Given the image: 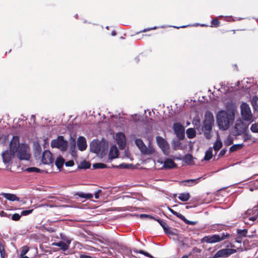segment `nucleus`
<instances>
[{
  "instance_id": "nucleus-12",
  "label": "nucleus",
  "mask_w": 258,
  "mask_h": 258,
  "mask_svg": "<svg viewBox=\"0 0 258 258\" xmlns=\"http://www.w3.org/2000/svg\"><path fill=\"white\" fill-rule=\"evenodd\" d=\"M236 252L232 248H224L218 250L214 255V257H226Z\"/></svg>"
},
{
  "instance_id": "nucleus-17",
  "label": "nucleus",
  "mask_w": 258,
  "mask_h": 258,
  "mask_svg": "<svg viewBox=\"0 0 258 258\" xmlns=\"http://www.w3.org/2000/svg\"><path fill=\"white\" fill-rule=\"evenodd\" d=\"M135 144L138 147L141 152L143 153L146 154L147 153L148 149L142 140L141 139H137L135 140Z\"/></svg>"
},
{
  "instance_id": "nucleus-18",
  "label": "nucleus",
  "mask_w": 258,
  "mask_h": 258,
  "mask_svg": "<svg viewBox=\"0 0 258 258\" xmlns=\"http://www.w3.org/2000/svg\"><path fill=\"white\" fill-rule=\"evenodd\" d=\"M118 151L116 146H113L110 148L108 157L109 159H113L118 157Z\"/></svg>"
},
{
  "instance_id": "nucleus-33",
  "label": "nucleus",
  "mask_w": 258,
  "mask_h": 258,
  "mask_svg": "<svg viewBox=\"0 0 258 258\" xmlns=\"http://www.w3.org/2000/svg\"><path fill=\"white\" fill-rule=\"evenodd\" d=\"M237 233L238 235H240L241 236V238L242 239L243 237L246 236V234L247 233V230L245 229H238L237 230Z\"/></svg>"
},
{
  "instance_id": "nucleus-40",
  "label": "nucleus",
  "mask_w": 258,
  "mask_h": 258,
  "mask_svg": "<svg viewBox=\"0 0 258 258\" xmlns=\"http://www.w3.org/2000/svg\"><path fill=\"white\" fill-rule=\"evenodd\" d=\"M21 216V214L15 213L12 215V219L14 221H18L20 219Z\"/></svg>"
},
{
  "instance_id": "nucleus-8",
  "label": "nucleus",
  "mask_w": 258,
  "mask_h": 258,
  "mask_svg": "<svg viewBox=\"0 0 258 258\" xmlns=\"http://www.w3.org/2000/svg\"><path fill=\"white\" fill-rule=\"evenodd\" d=\"M17 156L20 160H28L29 159L30 155L28 153V147L25 144H19L17 146Z\"/></svg>"
},
{
  "instance_id": "nucleus-42",
  "label": "nucleus",
  "mask_w": 258,
  "mask_h": 258,
  "mask_svg": "<svg viewBox=\"0 0 258 258\" xmlns=\"http://www.w3.org/2000/svg\"><path fill=\"white\" fill-rule=\"evenodd\" d=\"M33 210H32V209L23 210L21 212V214L22 216H27V215L31 214Z\"/></svg>"
},
{
  "instance_id": "nucleus-43",
  "label": "nucleus",
  "mask_w": 258,
  "mask_h": 258,
  "mask_svg": "<svg viewBox=\"0 0 258 258\" xmlns=\"http://www.w3.org/2000/svg\"><path fill=\"white\" fill-rule=\"evenodd\" d=\"M168 209H169V211L171 213H172L174 215L176 216L177 217H178L180 219V216L182 215L181 214H179V213L174 211L173 210H172V209H171L170 208H168Z\"/></svg>"
},
{
  "instance_id": "nucleus-56",
  "label": "nucleus",
  "mask_w": 258,
  "mask_h": 258,
  "mask_svg": "<svg viewBox=\"0 0 258 258\" xmlns=\"http://www.w3.org/2000/svg\"><path fill=\"white\" fill-rule=\"evenodd\" d=\"M20 258H29V257L27 256H25V255H24V256H21V255H20Z\"/></svg>"
},
{
  "instance_id": "nucleus-49",
  "label": "nucleus",
  "mask_w": 258,
  "mask_h": 258,
  "mask_svg": "<svg viewBox=\"0 0 258 258\" xmlns=\"http://www.w3.org/2000/svg\"><path fill=\"white\" fill-rule=\"evenodd\" d=\"M257 218H258V213H257L256 215H255L254 216H252V217H249V220H251V221H254L256 219H257Z\"/></svg>"
},
{
  "instance_id": "nucleus-10",
  "label": "nucleus",
  "mask_w": 258,
  "mask_h": 258,
  "mask_svg": "<svg viewBox=\"0 0 258 258\" xmlns=\"http://www.w3.org/2000/svg\"><path fill=\"white\" fill-rule=\"evenodd\" d=\"M140 217L141 218H148L152 219H154V220H156L160 224V225L162 227V228H163L165 233H170L172 235H174V233L171 232L170 230L169 227H168V225L165 222L162 221V220H160L159 219H156L155 218H154L153 217H152V216L149 215H147V214H140Z\"/></svg>"
},
{
  "instance_id": "nucleus-46",
  "label": "nucleus",
  "mask_w": 258,
  "mask_h": 258,
  "mask_svg": "<svg viewBox=\"0 0 258 258\" xmlns=\"http://www.w3.org/2000/svg\"><path fill=\"white\" fill-rule=\"evenodd\" d=\"M212 23L213 25H214L215 26H218V25H219V21L218 20V19H215L214 20H213L212 21Z\"/></svg>"
},
{
  "instance_id": "nucleus-24",
  "label": "nucleus",
  "mask_w": 258,
  "mask_h": 258,
  "mask_svg": "<svg viewBox=\"0 0 258 258\" xmlns=\"http://www.w3.org/2000/svg\"><path fill=\"white\" fill-rule=\"evenodd\" d=\"M75 195L79 196L81 198H84L86 199H90L93 198V195L91 194H85L83 192H78L75 194Z\"/></svg>"
},
{
  "instance_id": "nucleus-38",
  "label": "nucleus",
  "mask_w": 258,
  "mask_h": 258,
  "mask_svg": "<svg viewBox=\"0 0 258 258\" xmlns=\"http://www.w3.org/2000/svg\"><path fill=\"white\" fill-rule=\"evenodd\" d=\"M0 253L2 258H5V249L4 245L0 244Z\"/></svg>"
},
{
  "instance_id": "nucleus-48",
  "label": "nucleus",
  "mask_w": 258,
  "mask_h": 258,
  "mask_svg": "<svg viewBox=\"0 0 258 258\" xmlns=\"http://www.w3.org/2000/svg\"><path fill=\"white\" fill-rule=\"evenodd\" d=\"M80 258H92L90 255H86L85 254H81L80 255Z\"/></svg>"
},
{
  "instance_id": "nucleus-23",
  "label": "nucleus",
  "mask_w": 258,
  "mask_h": 258,
  "mask_svg": "<svg viewBox=\"0 0 258 258\" xmlns=\"http://www.w3.org/2000/svg\"><path fill=\"white\" fill-rule=\"evenodd\" d=\"M222 146V143L221 140H220V138L218 137L217 138L216 142L214 144L213 149L216 152H217L220 149Z\"/></svg>"
},
{
  "instance_id": "nucleus-6",
  "label": "nucleus",
  "mask_w": 258,
  "mask_h": 258,
  "mask_svg": "<svg viewBox=\"0 0 258 258\" xmlns=\"http://www.w3.org/2000/svg\"><path fill=\"white\" fill-rule=\"evenodd\" d=\"M240 112L243 120L252 122V114L249 106L246 103H243L240 105Z\"/></svg>"
},
{
  "instance_id": "nucleus-39",
  "label": "nucleus",
  "mask_w": 258,
  "mask_h": 258,
  "mask_svg": "<svg viewBox=\"0 0 258 258\" xmlns=\"http://www.w3.org/2000/svg\"><path fill=\"white\" fill-rule=\"evenodd\" d=\"M243 134V137H244V141L250 140L251 139V135L249 134H248L247 132V131H246Z\"/></svg>"
},
{
  "instance_id": "nucleus-13",
  "label": "nucleus",
  "mask_w": 258,
  "mask_h": 258,
  "mask_svg": "<svg viewBox=\"0 0 258 258\" xmlns=\"http://www.w3.org/2000/svg\"><path fill=\"white\" fill-rule=\"evenodd\" d=\"M116 143L118 144L120 149L122 150L124 148L126 144L125 138L124 134L122 133H118L115 135Z\"/></svg>"
},
{
  "instance_id": "nucleus-47",
  "label": "nucleus",
  "mask_w": 258,
  "mask_h": 258,
  "mask_svg": "<svg viewBox=\"0 0 258 258\" xmlns=\"http://www.w3.org/2000/svg\"><path fill=\"white\" fill-rule=\"evenodd\" d=\"M101 192V190L99 189L97 190L94 194L95 198L98 199L99 197V194Z\"/></svg>"
},
{
  "instance_id": "nucleus-36",
  "label": "nucleus",
  "mask_w": 258,
  "mask_h": 258,
  "mask_svg": "<svg viewBox=\"0 0 258 258\" xmlns=\"http://www.w3.org/2000/svg\"><path fill=\"white\" fill-rule=\"evenodd\" d=\"M250 130L254 133H258V122L252 124L250 127Z\"/></svg>"
},
{
  "instance_id": "nucleus-2",
  "label": "nucleus",
  "mask_w": 258,
  "mask_h": 258,
  "mask_svg": "<svg viewBox=\"0 0 258 258\" xmlns=\"http://www.w3.org/2000/svg\"><path fill=\"white\" fill-rule=\"evenodd\" d=\"M214 122V116L210 111H206L204 116V120L202 127V131L205 138L210 139L211 138V132Z\"/></svg>"
},
{
  "instance_id": "nucleus-15",
  "label": "nucleus",
  "mask_w": 258,
  "mask_h": 258,
  "mask_svg": "<svg viewBox=\"0 0 258 258\" xmlns=\"http://www.w3.org/2000/svg\"><path fill=\"white\" fill-rule=\"evenodd\" d=\"M156 141L159 147L164 153L169 149V146L165 140L161 137H157Z\"/></svg>"
},
{
  "instance_id": "nucleus-59",
  "label": "nucleus",
  "mask_w": 258,
  "mask_h": 258,
  "mask_svg": "<svg viewBox=\"0 0 258 258\" xmlns=\"http://www.w3.org/2000/svg\"><path fill=\"white\" fill-rule=\"evenodd\" d=\"M181 258H188V256L186 255H184Z\"/></svg>"
},
{
  "instance_id": "nucleus-55",
  "label": "nucleus",
  "mask_w": 258,
  "mask_h": 258,
  "mask_svg": "<svg viewBox=\"0 0 258 258\" xmlns=\"http://www.w3.org/2000/svg\"><path fill=\"white\" fill-rule=\"evenodd\" d=\"M116 33L115 31H112V32H111L112 36H115V35H116Z\"/></svg>"
},
{
  "instance_id": "nucleus-44",
  "label": "nucleus",
  "mask_w": 258,
  "mask_h": 258,
  "mask_svg": "<svg viewBox=\"0 0 258 258\" xmlns=\"http://www.w3.org/2000/svg\"><path fill=\"white\" fill-rule=\"evenodd\" d=\"M65 165L68 167H71L74 165V162L73 160H70L65 163Z\"/></svg>"
},
{
  "instance_id": "nucleus-53",
  "label": "nucleus",
  "mask_w": 258,
  "mask_h": 258,
  "mask_svg": "<svg viewBox=\"0 0 258 258\" xmlns=\"http://www.w3.org/2000/svg\"><path fill=\"white\" fill-rule=\"evenodd\" d=\"M144 255L149 257H152V256L151 255H150L149 253L146 251H145L144 252Z\"/></svg>"
},
{
  "instance_id": "nucleus-7",
  "label": "nucleus",
  "mask_w": 258,
  "mask_h": 258,
  "mask_svg": "<svg viewBox=\"0 0 258 258\" xmlns=\"http://www.w3.org/2000/svg\"><path fill=\"white\" fill-rule=\"evenodd\" d=\"M248 125L244 123L241 119L237 120L234 126V134L235 136L242 135L247 131Z\"/></svg>"
},
{
  "instance_id": "nucleus-9",
  "label": "nucleus",
  "mask_w": 258,
  "mask_h": 258,
  "mask_svg": "<svg viewBox=\"0 0 258 258\" xmlns=\"http://www.w3.org/2000/svg\"><path fill=\"white\" fill-rule=\"evenodd\" d=\"M68 143L64 140L63 137L61 136L57 137L56 139L51 141V146L52 148H57L64 150L67 149Z\"/></svg>"
},
{
  "instance_id": "nucleus-34",
  "label": "nucleus",
  "mask_w": 258,
  "mask_h": 258,
  "mask_svg": "<svg viewBox=\"0 0 258 258\" xmlns=\"http://www.w3.org/2000/svg\"><path fill=\"white\" fill-rule=\"evenodd\" d=\"M80 168L88 169L90 167V164L86 161L82 162L79 166Z\"/></svg>"
},
{
  "instance_id": "nucleus-35",
  "label": "nucleus",
  "mask_w": 258,
  "mask_h": 258,
  "mask_svg": "<svg viewBox=\"0 0 258 258\" xmlns=\"http://www.w3.org/2000/svg\"><path fill=\"white\" fill-rule=\"evenodd\" d=\"M93 167L95 169H103L107 167L106 165L103 163H98L93 164Z\"/></svg>"
},
{
  "instance_id": "nucleus-21",
  "label": "nucleus",
  "mask_w": 258,
  "mask_h": 258,
  "mask_svg": "<svg viewBox=\"0 0 258 258\" xmlns=\"http://www.w3.org/2000/svg\"><path fill=\"white\" fill-rule=\"evenodd\" d=\"M190 197V194L188 192L181 193L179 195L178 199L183 202L187 201Z\"/></svg>"
},
{
  "instance_id": "nucleus-20",
  "label": "nucleus",
  "mask_w": 258,
  "mask_h": 258,
  "mask_svg": "<svg viewBox=\"0 0 258 258\" xmlns=\"http://www.w3.org/2000/svg\"><path fill=\"white\" fill-rule=\"evenodd\" d=\"M176 166L174 161L170 159H167L164 162L163 167L165 169H170Z\"/></svg>"
},
{
  "instance_id": "nucleus-58",
  "label": "nucleus",
  "mask_w": 258,
  "mask_h": 258,
  "mask_svg": "<svg viewBox=\"0 0 258 258\" xmlns=\"http://www.w3.org/2000/svg\"><path fill=\"white\" fill-rule=\"evenodd\" d=\"M31 118L33 119L34 120H35V117L34 115H32L31 116Z\"/></svg>"
},
{
  "instance_id": "nucleus-62",
  "label": "nucleus",
  "mask_w": 258,
  "mask_h": 258,
  "mask_svg": "<svg viewBox=\"0 0 258 258\" xmlns=\"http://www.w3.org/2000/svg\"><path fill=\"white\" fill-rule=\"evenodd\" d=\"M70 242H71L70 241H68V244H70Z\"/></svg>"
},
{
  "instance_id": "nucleus-57",
  "label": "nucleus",
  "mask_w": 258,
  "mask_h": 258,
  "mask_svg": "<svg viewBox=\"0 0 258 258\" xmlns=\"http://www.w3.org/2000/svg\"><path fill=\"white\" fill-rule=\"evenodd\" d=\"M139 252L140 253H141V254H144V252H145V251H143V250H140L139 251Z\"/></svg>"
},
{
  "instance_id": "nucleus-5",
  "label": "nucleus",
  "mask_w": 258,
  "mask_h": 258,
  "mask_svg": "<svg viewBox=\"0 0 258 258\" xmlns=\"http://www.w3.org/2000/svg\"><path fill=\"white\" fill-rule=\"evenodd\" d=\"M230 236V234L227 233H222L219 234L206 236L201 239V242L208 243H214L229 238Z\"/></svg>"
},
{
  "instance_id": "nucleus-19",
  "label": "nucleus",
  "mask_w": 258,
  "mask_h": 258,
  "mask_svg": "<svg viewBox=\"0 0 258 258\" xmlns=\"http://www.w3.org/2000/svg\"><path fill=\"white\" fill-rule=\"evenodd\" d=\"M3 197L10 201H19L20 199L16 195L11 194L2 193L1 194Z\"/></svg>"
},
{
  "instance_id": "nucleus-26",
  "label": "nucleus",
  "mask_w": 258,
  "mask_h": 258,
  "mask_svg": "<svg viewBox=\"0 0 258 258\" xmlns=\"http://www.w3.org/2000/svg\"><path fill=\"white\" fill-rule=\"evenodd\" d=\"M183 160L186 164H191L192 162L193 157L191 154H187L184 156Z\"/></svg>"
},
{
  "instance_id": "nucleus-60",
  "label": "nucleus",
  "mask_w": 258,
  "mask_h": 258,
  "mask_svg": "<svg viewBox=\"0 0 258 258\" xmlns=\"http://www.w3.org/2000/svg\"><path fill=\"white\" fill-rule=\"evenodd\" d=\"M186 27L185 26H183L180 27V28H184V27Z\"/></svg>"
},
{
  "instance_id": "nucleus-3",
  "label": "nucleus",
  "mask_w": 258,
  "mask_h": 258,
  "mask_svg": "<svg viewBox=\"0 0 258 258\" xmlns=\"http://www.w3.org/2000/svg\"><path fill=\"white\" fill-rule=\"evenodd\" d=\"M19 144V137L14 136L10 144V150H6L2 154L3 162L6 163H9L14 155L17 152V146Z\"/></svg>"
},
{
  "instance_id": "nucleus-22",
  "label": "nucleus",
  "mask_w": 258,
  "mask_h": 258,
  "mask_svg": "<svg viewBox=\"0 0 258 258\" xmlns=\"http://www.w3.org/2000/svg\"><path fill=\"white\" fill-rule=\"evenodd\" d=\"M186 134L188 139H193L196 137V133L194 128H189L186 131Z\"/></svg>"
},
{
  "instance_id": "nucleus-14",
  "label": "nucleus",
  "mask_w": 258,
  "mask_h": 258,
  "mask_svg": "<svg viewBox=\"0 0 258 258\" xmlns=\"http://www.w3.org/2000/svg\"><path fill=\"white\" fill-rule=\"evenodd\" d=\"M42 162L45 164H49L53 162L52 153L48 150H45L42 154Z\"/></svg>"
},
{
  "instance_id": "nucleus-52",
  "label": "nucleus",
  "mask_w": 258,
  "mask_h": 258,
  "mask_svg": "<svg viewBox=\"0 0 258 258\" xmlns=\"http://www.w3.org/2000/svg\"><path fill=\"white\" fill-rule=\"evenodd\" d=\"M156 29V27H153V28H150V29H144L143 32H146L147 31H149V30H153V29Z\"/></svg>"
},
{
  "instance_id": "nucleus-31",
  "label": "nucleus",
  "mask_w": 258,
  "mask_h": 258,
  "mask_svg": "<svg viewBox=\"0 0 258 258\" xmlns=\"http://www.w3.org/2000/svg\"><path fill=\"white\" fill-rule=\"evenodd\" d=\"M201 178H198L194 179H188L184 181V182H187L188 183V185L192 186L194 184H196L199 182V180Z\"/></svg>"
},
{
  "instance_id": "nucleus-28",
  "label": "nucleus",
  "mask_w": 258,
  "mask_h": 258,
  "mask_svg": "<svg viewBox=\"0 0 258 258\" xmlns=\"http://www.w3.org/2000/svg\"><path fill=\"white\" fill-rule=\"evenodd\" d=\"M192 124L194 125V126L198 129L201 126V121L199 119V116H196L192 120Z\"/></svg>"
},
{
  "instance_id": "nucleus-27",
  "label": "nucleus",
  "mask_w": 258,
  "mask_h": 258,
  "mask_svg": "<svg viewBox=\"0 0 258 258\" xmlns=\"http://www.w3.org/2000/svg\"><path fill=\"white\" fill-rule=\"evenodd\" d=\"M213 150L212 148H210L205 153L204 159L205 160H210L213 156Z\"/></svg>"
},
{
  "instance_id": "nucleus-64",
  "label": "nucleus",
  "mask_w": 258,
  "mask_h": 258,
  "mask_svg": "<svg viewBox=\"0 0 258 258\" xmlns=\"http://www.w3.org/2000/svg\"><path fill=\"white\" fill-rule=\"evenodd\" d=\"M186 208L187 209H188V208H189V207L186 206Z\"/></svg>"
},
{
  "instance_id": "nucleus-4",
  "label": "nucleus",
  "mask_w": 258,
  "mask_h": 258,
  "mask_svg": "<svg viewBox=\"0 0 258 258\" xmlns=\"http://www.w3.org/2000/svg\"><path fill=\"white\" fill-rule=\"evenodd\" d=\"M90 151L95 153L102 155L106 154L108 150V144L106 142H99L94 140L90 145Z\"/></svg>"
},
{
  "instance_id": "nucleus-32",
  "label": "nucleus",
  "mask_w": 258,
  "mask_h": 258,
  "mask_svg": "<svg viewBox=\"0 0 258 258\" xmlns=\"http://www.w3.org/2000/svg\"><path fill=\"white\" fill-rule=\"evenodd\" d=\"M242 146H243L242 144L234 145L230 148V151L231 152L235 151L237 150H239V149H240L241 148H242Z\"/></svg>"
},
{
  "instance_id": "nucleus-45",
  "label": "nucleus",
  "mask_w": 258,
  "mask_h": 258,
  "mask_svg": "<svg viewBox=\"0 0 258 258\" xmlns=\"http://www.w3.org/2000/svg\"><path fill=\"white\" fill-rule=\"evenodd\" d=\"M235 241L237 243H241L242 241L241 236L237 234L235 238Z\"/></svg>"
},
{
  "instance_id": "nucleus-30",
  "label": "nucleus",
  "mask_w": 258,
  "mask_h": 258,
  "mask_svg": "<svg viewBox=\"0 0 258 258\" xmlns=\"http://www.w3.org/2000/svg\"><path fill=\"white\" fill-rule=\"evenodd\" d=\"M180 219L188 225H195L197 223V221H191L186 219L183 215L180 216Z\"/></svg>"
},
{
  "instance_id": "nucleus-54",
  "label": "nucleus",
  "mask_w": 258,
  "mask_h": 258,
  "mask_svg": "<svg viewBox=\"0 0 258 258\" xmlns=\"http://www.w3.org/2000/svg\"><path fill=\"white\" fill-rule=\"evenodd\" d=\"M119 166L120 167H123V168H126L127 166V165H126V164H120Z\"/></svg>"
},
{
  "instance_id": "nucleus-37",
  "label": "nucleus",
  "mask_w": 258,
  "mask_h": 258,
  "mask_svg": "<svg viewBox=\"0 0 258 258\" xmlns=\"http://www.w3.org/2000/svg\"><path fill=\"white\" fill-rule=\"evenodd\" d=\"M29 250V247H28L27 246H23L21 251L20 255H21V256H24L28 252Z\"/></svg>"
},
{
  "instance_id": "nucleus-11",
  "label": "nucleus",
  "mask_w": 258,
  "mask_h": 258,
  "mask_svg": "<svg viewBox=\"0 0 258 258\" xmlns=\"http://www.w3.org/2000/svg\"><path fill=\"white\" fill-rule=\"evenodd\" d=\"M174 132L179 140L184 138V128L180 123H174L173 125Z\"/></svg>"
},
{
  "instance_id": "nucleus-61",
  "label": "nucleus",
  "mask_w": 258,
  "mask_h": 258,
  "mask_svg": "<svg viewBox=\"0 0 258 258\" xmlns=\"http://www.w3.org/2000/svg\"><path fill=\"white\" fill-rule=\"evenodd\" d=\"M250 190L251 191H252V190H253V189H252V188H250Z\"/></svg>"
},
{
  "instance_id": "nucleus-51",
  "label": "nucleus",
  "mask_w": 258,
  "mask_h": 258,
  "mask_svg": "<svg viewBox=\"0 0 258 258\" xmlns=\"http://www.w3.org/2000/svg\"><path fill=\"white\" fill-rule=\"evenodd\" d=\"M0 216L1 217H8V214L4 211H2L0 212Z\"/></svg>"
},
{
  "instance_id": "nucleus-50",
  "label": "nucleus",
  "mask_w": 258,
  "mask_h": 258,
  "mask_svg": "<svg viewBox=\"0 0 258 258\" xmlns=\"http://www.w3.org/2000/svg\"><path fill=\"white\" fill-rule=\"evenodd\" d=\"M227 151V150L225 149H222L220 152V153L219 154V156H222L223 155H225V154L226 153Z\"/></svg>"
},
{
  "instance_id": "nucleus-16",
  "label": "nucleus",
  "mask_w": 258,
  "mask_h": 258,
  "mask_svg": "<svg viewBox=\"0 0 258 258\" xmlns=\"http://www.w3.org/2000/svg\"><path fill=\"white\" fill-rule=\"evenodd\" d=\"M77 145L80 151L85 150L87 146L86 139L84 137H79L77 141Z\"/></svg>"
},
{
  "instance_id": "nucleus-41",
  "label": "nucleus",
  "mask_w": 258,
  "mask_h": 258,
  "mask_svg": "<svg viewBox=\"0 0 258 258\" xmlns=\"http://www.w3.org/2000/svg\"><path fill=\"white\" fill-rule=\"evenodd\" d=\"M27 171L29 172H39L40 171V169L36 167H29L27 168Z\"/></svg>"
},
{
  "instance_id": "nucleus-29",
  "label": "nucleus",
  "mask_w": 258,
  "mask_h": 258,
  "mask_svg": "<svg viewBox=\"0 0 258 258\" xmlns=\"http://www.w3.org/2000/svg\"><path fill=\"white\" fill-rule=\"evenodd\" d=\"M55 245L60 247L61 249L65 251L69 248L68 245L64 242L60 241L55 244Z\"/></svg>"
},
{
  "instance_id": "nucleus-1",
  "label": "nucleus",
  "mask_w": 258,
  "mask_h": 258,
  "mask_svg": "<svg viewBox=\"0 0 258 258\" xmlns=\"http://www.w3.org/2000/svg\"><path fill=\"white\" fill-rule=\"evenodd\" d=\"M217 122L220 130H227L235 119V114L232 110L219 111L216 116Z\"/></svg>"
},
{
  "instance_id": "nucleus-25",
  "label": "nucleus",
  "mask_w": 258,
  "mask_h": 258,
  "mask_svg": "<svg viewBox=\"0 0 258 258\" xmlns=\"http://www.w3.org/2000/svg\"><path fill=\"white\" fill-rule=\"evenodd\" d=\"M64 162V159L61 157H58L56 159L55 164L57 168L60 169L63 166Z\"/></svg>"
},
{
  "instance_id": "nucleus-63",
  "label": "nucleus",
  "mask_w": 258,
  "mask_h": 258,
  "mask_svg": "<svg viewBox=\"0 0 258 258\" xmlns=\"http://www.w3.org/2000/svg\"><path fill=\"white\" fill-rule=\"evenodd\" d=\"M187 125H189V122H187Z\"/></svg>"
}]
</instances>
